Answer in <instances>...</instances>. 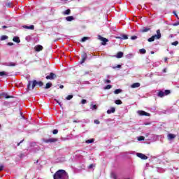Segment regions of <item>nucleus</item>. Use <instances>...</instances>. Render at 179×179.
Returning a JSON list of instances; mask_svg holds the SVG:
<instances>
[{
    "mask_svg": "<svg viewBox=\"0 0 179 179\" xmlns=\"http://www.w3.org/2000/svg\"><path fill=\"white\" fill-rule=\"evenodd\" d=\"M36 87H42V86H44V83L43 81H37L36 80H34L32 81H29L27 88L28 90H30V89H32V90H34V89Z\"/></svg>",
    "mask_w": 179,
    "mask_h": 179,
    "instance_id": "f257e3e1",
    "label": "nucleus"
},
{
    "mask_svg": "<svg viewBox=\"0 0 179 179\" xmlns=\"http://www.w3.org/2000/svg\"><path fill=\"white\" fill-rule=\"evenodd\" d=\"M54 179H69L66 171L64 169L57 171L53 176Z\"/></svg>",
    "mask_w": 179,
    "mask_h": 179,
    "instance_id": "f03ea898",
    "label": "nucleus"
},
{
    "mask_svg": "<svg viewBox=\"0 0 179 179\" xmlns=\"http://www.w3.org/2000/svg\"><path fill=\"white\" fill-rule=\"evenodd\" d=\"M162 38V33L160 32V29L157 30V34L152 36L150 38L148 39V43H152L155 40H160Z\"/></svg>",
    "mask_w": 179,
    "mask_h": 179,
    "instance_id": "7ed1b4c3",
    "label": "nucleus"
},
{
    "mask_svg": "<svg viewBox=\"0 0 179 179\" xmlns=\"http://www.w3.org/2000/svg\"><path fill=\"white\" fill-rule=\"evenodd\" d=\"M171 93V91L170 90H159L157 93L158 97H164V96H169Z\"/></svg>",
    "mask_w": 179,
    "mask_h": 179,
    "instance_id": "20e7f679",
    "label": "nucleus"
},
{
    "mask_svg": "<svg viewBox=\"0 0 179 179\" xmlns=\"http://www.w3.org/2000/svg\"><path fill=\"white\" fill-rule=\"evenodd\" d=\"M45 79H47V80H54V79H57V74L50 73L49 76L45 77Z\"/></svg>",
    "mask_w": 179,
    "mask_h": 179,
    "instance_id": "39448f33",
    "label": "nucleus"
},
{
    "mask_svg": "<svg viewBox=\"0 0 179 179\" xmlns=\"http://www.w3.org/2000/svg\"><path fill=\"white\" fill-rule=\"evenodd\" d=\"M55 142H58V138H51L44 140L45 143H55Z\"/></svg>",
    "mask_w": 179,
    "mask_h": 179,
    "instance_id": "423d86ee",
    "label": "nucleus"
},
{
    "mask_svg": "<svg viewBox=\"0 0 179 179\" xmlns=\"http://www.w3.org/2000/svg\"><path fill=\"white\" fill-rule=\"evenodd\" d=\"M137 114L140 116L145 115V117H150V113H148V112H145L144 110H138Z\"/></svg>",
    "mask_w": 179,
    "mask_h": 179,
    "instance_id": "0eeeda50",
    "label": "nucleus"
},
{
    "mask_svg": "<svg viewBox=\"0 0 179 179\" xmlns=\"http://www.w3.org/2000/svg\"><path fill=\"white\" fill-rule=\"evenodd\" d=\"M2 97H4L5 99H13V96L12 95H8L6 92H2L0 93V99H2Z\"/></svg>",
    "mask_w": 179,
    "mask_h": 179,
    "instance_id": "6e6552de",
    "label": "nucleus"
},
{
    "mask_svg": "<svg viewBox=\"0 0 179 179\" xmlns=\"http://www.w3.org/2000/svg\"><path fill=\"white\" fill-rule=\"evenodd\" d=\"M136 157H139L142 160H148V156H146L144 154L141 153V152H137L136 153Z\"/></svg>",
    "mask_w": 179,
    "mask_h": 179,
    "instance_id": "1a4fd4ad",
    "label": "nucleus"
},
{
    "mask_svg": "<svg viewBox=\"0 0 179 179\" xmlns=\"http://www.w3.org/2000/svg\"><path fill=\"white\" fill-rule=\"evenodd\" d=\"M87 59V54L86 52H83L81 55L80 64H85V61Z\"/></svg>",
    "mask_w": 179,
    "mask_h": 179,
    "instance_id": "9d476101",
    "label": "nucleus"
},
{
    "mask_svg": "<svg viewBox=\"0 0 179 179\" xmlns=\"http://www.w3.org/2000/svg\"><path fill=\"white\" fill-rule=\"evenodd\" d=\"M99 40H100L102 42V45H106V43H108V39L99 35L98 36Z\"/></svg>",
    "mask_w": 179,
    "mask_h": 179,
    "instance_id": "9b49d317",
    "label": "nucleus"
},
{
    "mask_svg": "<svg viewBox=\"0 0 179 179\" xmlns=\"http://www.w3.org/2000/svg\"><path fill=\"white\" fill-rule=\"evenodd\" d=\"M34 50L36 52H40V51H43V50H44V48L41 45H38L34 47Z\"/></svg>",
    "mask_w": 179,
    "mask_h": 179,
    "instance_id": "f8f14e48",
    "label": "nucleus"
},
{
    "mask_svg": "<svg viewBox=\"0 0 179 179\" xmlns=\"http://www.w3.org/2000/svg\"><path fill=\"white\" fill-rule=\"evenodd\" d=\"M38 150H40L39 146L34 145V147L33 148H31V152H32V153H37V152H38Z\"/></svg>",
    "mask_w": 179,
    "mask_h": 179,
    "instance_id": "ddd939ff",
    "label": "nucleus"
},
{
    "mask_svg": "<svg viewBox=\"0 0 179 179\" xmlns=\"http://www.w3.org/2000/svg\"><path fill=\"white\" fill-rule=\"evenodd\" d=\"M168 139L169 141H173V139H176V134H168Z\"/></svg>",
    "mask_w": 179,
    "mask_h": 179,
    "instance_id": "4468645a",
    "label": "nucleus"
},
{
    "mask_svg": "<svg viewBox=\"0 0 179 179\" xmlns=\"http://www.w3.org/2000/svg\"><path fill=\"white\" fill-rule=\"evenodd\" d=\"M141 87V83H135L131 85V87L132 89H136V87Z\"/></svg>",
    "mask_w": 179,
    "mask_h": 179,
    "instance_id": "2eb2a0df",
    "label": "nucleus"
},
{
    "mask_svg": "<svg viewBox=\"0 0 179 179\" xmlns=\"http://www.w3.org/2000/svg\"><path fill=\"white\" fill-rule=\"evenodd\" d=\"M114 113H115V108L114 107H112L107 110V114H113Z\"/></svg>",
    "mask_w": 179,
    "mask_h": 179,
    "instance_id": "dca6fc26",
    "label": "nucleus"
},
{
    "mask_svg": "<svg viewBox=\"0 0 179 179\" xmlns=\"http://www.w3.org/2000/svg\"><path fill=\"white\" fill-rule=\"evenodd\" d=\"M117 38L120 40H128V35L123 34L121 36H118Z\"/></svg>",
    "mask_w": 179,
    "mask_h": 179,
    "instance_id": "f3484780",
    "label": "nucleus"
},
{
    "mask_svg": "<svg viewBox=\"0 0 179 179\" xmlns=\"http://www.w3.org/2000/svg\"><path fill=\"white\" fill-rule=\"evenodd\" d=\"M23 28L27 29L28 30H34V25H31V26L24 25Z\"/></svg>",
    "mask_w": 179,
    "mask_h": 179,
    "instance_id": "a211bd4d",
    "label": "nucleus"
},
{
    "mask_svg": "<svg viewBox=\"0 0 179 179\" xmlns=\"http://www.w3.org/2000/svg\"><path fill=\"white\" fill-rule=\"evenodd\" d=\"M122 57H124V52H118L117 53L116 57H117V58H122Z\"/></svg>",
    "mask_w": 179,
    "mask_h": 179,
    "instance_id": "6ab92c4d",
    "label": "nucleus"
},
{
    "mask_svg": "<svg viewBox=\"0 0 179 179\" xmlns=\"http://www.w3.org/2000/svg\"><path fill=\"white\" fill-rule=\"evenodd\" d=\"M13 41L15 43H20V38H19V37H17V36H15V37L13 38Z\"/></svg>",
    "mask_w": 179,
    "mask_h": 179,
    "instance_id": "aec40b11",
    "label": "nucleus"
},
{
    "mask_svg": "<svg viewBox=\"0 0 179 179\" xmlns=\"http://www.w3.org/2000/svg\"><path fill=\"white\" fill-rule=\"evenodd\" d=\"M74 19L73 16H69L66 17V20H67V22H72Z\"/></svg>",
    "mask_w": 179,
    "mask_h": 179,
    "instance_id": "412c9836",
    "label": "nucleus"
},
{
    "mask_svg": "<svg viewBox=\"0 0 179 179\" xmlns=\"http://www.w3.org/2000/svg\"><path fill=\"white\" fill-rule=\"evenodd\" d=\"M150 28H143L141 31V33H147V31H150Z\"/></svg>",
    "mask_w": 179,
    "mask_h": 179,
    "instance_id": "4be33fe9",
    "label": "nucleus"
},
{
    "mask_svg": "<svg viewBox=\"0 0 179 179\" xmlns=\"http://www.w3.org/2000/svg\"><path fill=\"white\" fill-rule=\"evenodd\" d=\"M90 108L91 110H97V105H93V103H91Z\"/></svg>",
    "mask_w": 179,
    "mask_h": 179,
    "instance_id": "5701e85b",
    "label": "nucleus"
},
{
    "mask_svg": "<svg viewBox=\"0 0 179 179\" xmlns=\"http://www.w3.org/2000/svg\"><path fill=\"white\" fill-rule=\"evenodd\" d=\"M51 86H52V83H48L45 85V89H50V87H51Z\"/></svg>",
    "mask_w": 179,
    "mask_h": 179,
    "instance_id": "b1692460",
    "label": "nucleus"
},
{
    "mask_svg": "<svg viewBox=\"0 0 179 179\" xmlns=\"http://www.w3.org/2000/svg\"><path fill=\"white\" fill-rule=\"evenodd\" d=\"M13 3L12 2L6 3V8H12Z\"/></svg>",
    "mask_w": 179,
    "mask_h": 179,
    "instance_id": "393cba45",
    "label": "nucleus"
},
{
    "mask_svg": "<svg viewBox=\"0 0 179 179\" xmlns=\"http://www.w3.org/2000/svg\"><path fill=\"white\" fill-rule=\"evenodd\" d=\"M115 104H117V106H120V104H122V101L120 99H117L115 101Z\"/></svg>",
    "mask_w": 179,
    "mask_h": 179,
    "instance_id": "a878e982",
    "label": "nucleus"
},
{
    "mask_svg": "<svg viewBox=\"0 0 179 179\" xmlns=\"http://www.w3.org/2000/svg\"><path fill=\"white\" fill-rule=\"evenodd\" d=\"M138 141H139V142L142 141H145V136H140L138 137H137Z\"/></svg>",
    "mask_w": 179,
    "mask_h": 179,
    "instance_id": "bb28decb",
    "label": "nucleus"
},
{
    "mask_svg": "<svg viewBox=\"0 0 179 179\" xmlns=\"http://www.w3.org/2000/svg\"><path fill=\"white\" fill-rule=\"evenodd\" d=\"M64 15H71V9L66 10L64 13Z\"/></svg>",
    "mask_w": 179,
    "mask_h": 179,
    "instance_id": "cd10ccee",
    "label": "nucleus"
},
{
    "mask_svg": "<svg viewBox=\"0 0 179 179\" xmlns=\"http://www.w3.org/2000/svg\"><path fill=\"white\" fill-rule=\"evenodd\" d=\"M72 99H73V94H70L66 97V100H72Z\"/></svg>",
    "mask_w": 179,
    "mask_h": 179,
    "instance_id": "c85d7f7f",
    "label": "nucleus"
},
{
    "mask_svg": "<svg viewBox=\"0 0 179 179\" xmlns=\"http://www.w3.org/2000/svg\"><path fill=\"white\" fill-rule=\"evenodd\" d=\"M1 41H3L4 40H8V36H6V35L1 36Z\"/></svg>",
    "mask_w": 179,
    "mask_h": 179,
    "instance_id": "c756f323",
    "label": "nucleus"
},
{
    "mask_svg": "<svg viewBox=\"0 0 179 179\" xmlns=\"http://www.w3.org/2000/svg\"><path fill=\"white\" fill-rule=\"evenodd\" d=\"M93 142H94V138L88 139L85 141V143H93Z\"/></svg>",
    "mask_w": 179,
    "mask_h": 179,
    "instance_id": "7c9ffc66",
    "label": "nucleus"
},
{
    "mask_svg": "<svg viewBox=\"0 0 179 179\" xmlns=\"http://www.w3.org/2000/svg\"><path fill=\"white\" fill-rule=\"evenodd\" d=\"M139 52L140 54H146V50H145L144 48L140 49Z\"/></svg>",
    "mask_w": 179,
    "mask_h": 179,
    "instance_id": "2f4dec72",
    "label": "nucleus"
},
{
    "mask_svg": "<svg viewBox=\"0 0 179 179\" xmlns=\"http://www.w3.org/2000/svg\"><path fill=\"white\" fill-rule=\"evenodd\" d=\"M89 38H89V37H87V36H84V37L81 39V41H82V43H85V41H86V40H89Z\"/></svg>",
    "mask_w": 179,
    "mask_h": 179,
    "instance_id": "473e14b6",
    "label": "nucleus"
},
{
    "mask_svg": "<svg viewBox=\"0 0 179 179\" xmlns=\"http://www.w3.org/2000/svg\"><path fill=\"white\" fill-rule=\"evenodd\" d=\"M111 87H113V85H106V86L104 87V89H105L106 90H108L111 89Z\"/></svg>",
    "mask_w": 179,
    "mask_h": 179,
    "instance_id": "72a5a7b5",
    "label": "nucleus"
},
{
    "mask_svg": "<svg viewBox=\"0 0 179 179\" xmlns=\"http://www.w3.org/2000/svg\"><path fill=\"white\" fill-rule=\"evenodd\" d=\"M6 72L5 71H0V76H7Z\"/></svg>",
    "mask_w": 179,
    "mask_h": 179,
    "instance_id": "f704fd0d",
    "label": "nucleus"
},
{
    "mask_svg": "<svg viewBox=\"0 0 179 179\" xmlns=\"http://www.w3.org/2000/svg\"><path fill=\"white\" fill-rule=\"evenodd\" d=\"M111 177L113 178V179H117V174H115V173L113 172L111 173Z\"/></svg>",
    "mask_w": 179,
    "mask_h": 179,
    "instance_id": "c9c22d12",
    "label": "nucleus"
},
{
    "mask_svg": "<svg viewBox=\"0 0 179 179\" xmlns=\"http://www.w3.org/2000/svg\"><path fill=\"white\" fill-rule=\"evenodd\" d=\"M122 91V90H115L114 93L115 94H120V93H121Z\"/></svg>",
    "mask_w": 179,
    "mask_h": 179,
    "instance_id": "e433bc0d",
    "label": "nucleus"
},
{
    "mask_svg": "<svg viewBox=\"0 0 179 179\" xmlns=\"http://www.w3.org/2000/svg\"><path fill=\"white\" fill-rule=\"evenodd\" d=\"M52 134H53V135H57V134H58V129H54L52 131Z\"/></svg>",
    "mask_w": 179,
    "mask_h": 179,
    "instance_id": "4c0bfd02",
    "label": "nucleus"
},
{
    "mask_svg": "<svg viewBox=\"0 0 179 179\" xmlns=\"http://www.w3.org/2000/svg\"><path fill=\"white\" fill-rule=\"evenodd\" d=\"M172 45H175V46L178 45V41H176L175 42H173Z\"/></svg>",
    "mask_w": 179,
    "mask_h": 179,
    "instance_id": "58836bf2",
    "label": "nucleus"
},
{
    "mask_svg": "<svg viewBox=\"0 0 179 179\" xmlns=\"http://www.w3.org/2000/svg\"><path fill=\"white\" fill-rule=\"evenodd\" d=\"M3 169H5V166L0 165V173H1V171H2L3 170Z\"/></svg>",
    "mask_w": 179,
    "mask_h": 179,
    "instance_id": "ea45409f",
    "label": "nucleus"
},
{
    "mask_svg": "<svg viewBox=\"0 0 179 179\" xmlns=\"http://www.w3.org/2000/svg\"><path fill=\"white\" fill-rule=\"evenodd\" d=\"M136 38H138L137 36H133L131 37V40H136Z\"/></svg>",
    "mask_w": 179,
    "mask_h": 179,
    "instance_id": "a19ab883",
    "label": "nucleus"
},
{
    "mask_svg": "<svg viewBox=\"0 0 179 179\" xmlns=\"http://www.w3.org/2000/svg\"><path fill=\"white\" fill-rule=\"evenodd\" d=\"M8 66H16V64H15V63H10V64H8Z\"/></svg>",
    "mask_w": 179,
    "mask_h": 179,
    "instance_id": "79ce46f5",
    "label": "nucleus"
},
{
    "mask_svg": "<svg viewBox=\"0 0 179 179\" xmlns=\"http://www.w3.org/2000/svg\"><path fill=\"white\" fill-rule=\"evenodd\" d=\"M55 101H56V103H59V105L60 106V107H62V104H61V102H59V100L55 99Z\"/></svg>",
    "mask_w": 179,
    "mask_h": 179,
    "instance_id": "37998d69",
    "label": "nucleus"
},
{
    "mask_svg": "<svg viewBox=\"0 0 179 179\" xmlns=\"http://www.w3.org/2000/svg\"><path fill=\"white\" fill-rule=\"evenodd\" d=\"M103 82L104 83H111V80H104Z\"/></svg>",
    "mask_w": 179,
    "mask_h": 179,
    "instance_id": "c03bdc74",
    "label": "nucleus"
},
{
    "mask_svg": "<svg viewBox=\"0 0 179 179\" xmlns=\"http://www.w3.org/2000/svg\"><path fill=\"white\" fill-rule=\"evenodd\" d=\"M86 103H87L86 99H82V101H81L82 104H86Z\"/></svg>",
    "mask_w": 179,
    "mask_h": 179,
    "instance_id": "a18cd8bd",
    "label": "nucleus"
},
{
    "mask_svg": "<svg viewBox=\"0 0 179 179\" xmlns=\"http://www.w3.org/2000/svg\"><path fill=\"white\" fill-rule=\"evenodd\" d=\"M94 124H100V121H99L98 120H95L94 121Z\"/></svg>",
    "mask_w": 179,
    "mask_h": 179,
    "instance_id": "49530a36",
    "label": "nucleus"
},
{
    "mask_svg": "<svg viewBox=\"0 0 179 179\" xmlns=\"http://www.w3.org/2000/svg\"><path fill=\"white\" fill-rule=\"evenodd\" d=\"M3 106H9V102H8V101H4V102H3Z\"/></svg>",
    "mask_w": 179,
    "mask_h": 179,
    "instance_id": "de8ad7c7",
    "label": "nucleus"
},
{
    "mask_svg": "<svg viewBox=\"0 0 179 179\" xmlns=\"http://www.w3.org/2000/svg\"><path fill=\"white\" fill-rule=\"evenodd\" d=\"M93 167H94V165L93 164H91L88 166L89 169H93Z\"/></svg>",
    "mask_w": 179,
    "mask_h": 179,
    "instance_id": "09e8293b",
    "label": "nucleus"
},
{
    "mask_svg": "<svg viewBox=\"0 0 179 179\" xmlns=\"http://www.w3.org/2000/svg\"><path fill=\"white\" fill-rule=\"evenodd\" d=\"M173 26H179V22L173 23Z\"/></svg>",
    "mask_w": 179,
    "mask_h": 179,
    "instance_id": "8fccbe9b",
    "label": "nucleus"
},
{
    "mask_svg": "<svg viewBox=\"0 0 179 179\" xmlns=\"http://www.w3.org/2000/svg\"><path fill=\"white\" fill-rule=\"evenodd\" d=\"M24 156H26V155H24V154H20V157L22 159V158H23V157H24Z\"/></svg>",
    "mask_w": 179,
    "mask_h": 179,
    "instance_id": "3c124183",
    "label": "nucleus"
},
{
    "mask_svg": "<svg viewBox=\"0 0 179 179\" xmlns=\"http://www.w3.org/2000/svg\"><path fill=\"white\" fill-rule=\"evenodd\" d=\"M61 139L62 141H68V138L62 137Z\"/></svg>",
    "mask_w": 179,
    "mask_h": 179,
    "instance_id": "603ef678",
    "label": "nucleus"
},
{
    "mask_svg": "<svg viewBox=\"0 0 179 179\" xmlns=\"http://www.w3.org/2000/svg\"><path fill=\"white\" fill-rule=\"evenodd\" d=\"M23 141H24V140H22V141H21L20 143H18L17 144V146H20V143H23Z\"/></svg>",
    "mask_w": 179,
    "mask_h": 179,
    "instance_id": "864d4df0",
    "label": "nucleus"
},
{
    "mask_svg": "<svg viewBox=\"0 0 179 179\" xmlns=\"http://www.w3.org/2000/svg\"><path fill=\"white\" fill-rule=\"evenodd\" d=\"M8 45H13V43L9 42V43H8Z\"/></svg>",
    "mask_w": 179,
    "mask_h": 179,
    "instance_id": "5fc2aeb1",
    "label": "nucleus"
},
{
    "mask_svg": "<svg viewBox=\"0 0 179 179\" xmlns=\"http://www.w3.org/2000/svg\"><path fill=\"white\" fill-rule=\"evenodd\" d=\"M2 29H8V26L3 25V26H2Z\"/></svg>",
    "mask_w": 179,
    "mask_h": 179,
    "instance_id": "6e6d98bb",
    "label": "nucleus"
},
{
    "mask_svg": "<svg viewBox=\"0 0 179 179\" xmlns=\"http://www.w3.org/2000/svg\"><path fill=\"white\" fill-rule=\"evenodd\" d=\"M115 68H121V65L117 64V66L114 67V69H115Z\"/></svg>",
    "mask_w": 179,
    "mask_h": 179,
    "instance_id": "4d7b16f0",
    "label": "nucleus"
},
{
    "mask_svg": "<svg viewBox=\"0 0 179 179\" xmlns=\"http://www.w3.org/2000/svg\"><path fill=\"white\" fill-rule=\"evenodd\" d=\"M144 125H150V123H149V122H145V123H144Z\"/></svg>",
    "mask_w": 179,
    "mask_h": 179,
    "instance_id": "13d9d810",
    "label": "nucleus"
},
{
    "mask_svg": "<svg viewBox=\"0 0 179 179\" xmlns=\"http://www.w3.org/2000/svg\"><path fill=\"white\" fill-rule=\"evenodd\" d=\"M59 89H64V85H60Z\"/></svg>",
    "mask_w": 179,
    "mask_h": 179,
    "instance_id": "bf43d9fd",
    "label": "nucleus"
},
{
    "mask_svg": "<svg viewBox=\"0 0 179 179\" xmlns=\"http://www.w3.org/2000/svg\"><path fill=\"white\" fill-rule=\"evenodd\" d=\"M149 135H150L149 133H146V134H145V136H146V137L149 136Z\"/></svg>",
    "mask_w": 179,
    "mask_h": 179,
    "instance_id": "052dcab7",
    "label": "nucleus"
},
{
    "mask_svg": "<svg viewBox=\"0 0 179 179\" xmlns=\"http://www.w3.org/2000/svg\"><path fill=\"white\" fill-rule=\"evenodd\" d=\"M167 59H168L167 57H165V58H164L165 62H167Z\"/></svg>",
    "mask_w": 179,
    "mask_h": 179,
    "instance_id": "680f3d73",
    "label": "nucleus"
},
{
    "mask_svg": "<svg viewBox=\"0 0 179 179\" xmlns=\"http://www.w3.org/2000/svg\"><path fill=\"white\" fill-rule=\"evenodd\" d=\"M163 72L166 73V69H164L163 70Z\"/></svg>",
    "mask_w": 179,
    "mask_h": 179,
    "instance_id": "e2e57ef3",
    "label": "nucleus"
},
{
    "mask_svg": "<svg viewBox=\"0 0 179 179\" xmlns=\"http://www.w3.org/2000/svg\"><path fill=\"white\" fill-rule=\"evenodd\" d=\"M73 122H79V121L73 120Z\"/></svg>",
    "mask_w": 179,
    "mask_h": 179,
    "instance_id": "0e129e2a",
    "label": "nucleus"
},
{
    "mask_svg": "<svg viewBox=\"0 0 179 179\" xmlns=\"http://www.w3.org/2000/svg\"><path fill=\"white\" fill-rule=\"evenodd\" d=\"M151 54H155V52L152 51V52H151Z\"/></svg>",
    "mask_w": 179,
    "mask_h": 179,
    "instance_id": "69168bd1",
    "label": "nucleus"
},
{
    "mask_svg": "<svg viewBox=\"0 0 179 179\" xmlns=\"http://www.w3.org/2000/svg\"><path fill=\"white\" fill-rule=\"evenodd\" d=\"M34 163H38V160H37L36 162H34Z\"/></svg>",
    "mask_w": 179,
    "mask_h": 179,
    "instance_id": "338daca9",
    "label": "nucleus"
},
{
    "mask_svg": "<svg viewBox=\"0 0 179 179\" xmlns=\"http://www.w3.org/2000/svg\"><path fill=\"white\" fill-rule=\"evenodd\" d=\"M116 90H121V89H116Z\"/></svg>",
    "mask_w": 179,
    "mask_h": 179,
    "instance_id": "774afa93",
    "label": "nucleus"
}]
</instances>
